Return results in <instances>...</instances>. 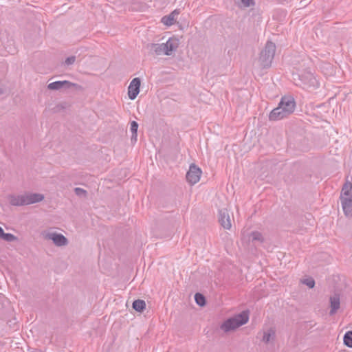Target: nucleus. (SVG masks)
<instances>
[{"mask_svg":"<svg viewBox=\"0 0 352 352\" xmlns=\"http://www.w3.org/2000/svg\"><path fill=\"white\" fill-rule=\"evenodd\" d=\"M296 107L294 98L291 96L282 97L278 106L270 113V120H279L292 113Z\"/></svg>","mask_w":352,"mask_h":352,"instance_id":"nucleus-1","label":"nucleus"},{"mask_svg":"<svg viewBox=\"0 0 352 352\" xmlns=\"http://www.w3.org/2000/svg\"><path fill=\"white\" fill-rule=\"evenodd\" d=\"M248 320V312L243 311L232 318L227 319L221 324L220 328L222 331L227 333L246 324Z\"/></svg>","mask_w":352,"mask_h":352,"instance_id":"nucleus-2","label":"nucleus"},{"mask_svg":"<svg viewBox=\"0 0 352 352\" xmlns=\"http://www.w3.org/2000/svg\"><path fill=\"white\" fill-rule=\"evenodd\" d=\"M340 201L344 213L347 217L352 216V184L346 182L342 187Z\"/></svg>","mask_w":352,"mask_h":352,"instance_id":"nucleus-3","label":"nucleus"},{"mask_svg":"<svg viewBox=\"0 0 352 352\" xmlns=\"http://www.w3.org/2000/svg\"><path fill=\"white\" fill-rule=\"evenodd\" d=\"M275 52V44L271 41H267L258 58L259 65L262 68H267L271 66Z\"/></svg>","mask_w":352,"mask_h":352,"instance_id":"nucleus-4","label":"nucleus"},{"mask_svg":"<svg viewBox=\"0 0 352 352\" xmlns=\"http://www.w3.org/2000/svg\"><path fill=\"white\" fill-rule=\"evenodd\" d=\"M294 76H297L300 80L297 85L304 88H316L319 86L317 79L314 76L310 70L294 74Z\"/></svg>","mask_w":352,"mask_h":352,"instance_id":"nucleus-5","label":"nucleus"},{"mask_svg":"<svg viewBox=\"0 0 352 352\" xmlns=\"http://www.w3.org/2000/svg\"><path fill=\"white\" fill-rule=\"evenodd\" d=\"M45 240H51L57 247H63L68 245V239L62 234L52 231H43L41 233Z\"/></svg>","mask_w":352,"mask_h":352,"instance_id":"nucleus-6","label":"nucleus"},{"mask_svg":"<svg viewBox=\"0 0 352 352\" xmlns=\"http://www.w3.org/2000/svg\"><path fill=\"white\" fill-rule=\"evenodd\" d=\"M201 173V170L195 164H192L186 173L188 182L192 185L197 184L200 179Z\"/></svg>","mask_w":352,"mask_h":352,"instance_id":"nucleus-7","label":"nucleus"},{"mask_svg":"<svg viewBox=\"0 0 352 352\" xmlns=\"http://www.w3.org/2000/svg\"><path fill=\"white\" fill-rule=\"evenodd\" d=\"M163 44L166 56L172 55L178 48L179 40L176 37H171Z\"/></svg>","mask_w":352,"mask_h":352,"instance_id":"nucleus-8","label":"nucleus"},{"mask_svg":"<svg viewBox=\"0 0 352 352\" xmlns=\"http://www.w3.org/2000/svg\"><path fill=\"white\" fill-rule=\"evenodd\" d=\"M141 81L139 78H133L128 87V96L131 100H134L140 92Z\"/></svg>","mask_w":352,"mask_h":352,"instance_id":"nucleus-9","label":"nucleus"},{"mask_svg":"<svg viewBox=\"0 0 352 352\" xmlns=\"http://www.w3.org/2000/svg\"><path fill=\"white\" fill-rule=\"evenodd\" d=\"M219 221L221 226L227 230L232 227L231 219L227 209L223 208L219 211Z\"/></svg>","mask_w":352,"mask_h":352,"instance_id":"nucleus-10","label":"nucleus"},{"mask_svg":"<svg viewBox=\"0 0 352 352\" xmlns=\"http://www.w3.org/2000/svg\"><path fill=\"white\" fill-rule=\"evenodd\" d=\"M77 86L78 85L76 83H73L67 80H63L51 82L47 85V88L50 90H59L63 88L70 89Z\"/></svg>","mask_w":352,"mask_h":352,"instance_id":"nucleus-11","label":"nucleus"},{"mask_svg":"<svg viewBox=\"0 0 352 352\" xmlns=\"http://www.w3.org/2000/svg\"><path fill=\"white\" fill-rule=\"evenodd\" d=\"M25 204L30 205L42 201L44 199V195L41 193H25Z\"/></svg>","mask_w":352,"mask_h":352,"instance_id":"nucleus-12","label":"nucleus"},{"mask_svg":"<svg viewBox=\"0 0 352 352\" xmlns=\"http://www.w3.org/2000/svg\"><path fill=\"white\" fill-rule=\"evenodd\" d=\"M179 14V12L177 10H175L170 14L163 16L161 21L165 25L170 26L175 23L176 21V18Z\"/></svg>","mask_w":352,"mask_h":352,"instance_id":"nucleus-13","label":"nucleus"},{"mask_svg":"<svg viewBox=\"0 0 352 352\" xmlns=\"http://www.w3.org/2000/svg\"><path fill=\"white\" fill-rule=\"evenodd\" d=\"M330 304H331V310L330 315H333L336 313V311L339 309L340 302V296L338 294H335L330 298Z\"/></svg>","mask_w":352,"mask_h":352,"instance_id":"nucleus-14","label":"nucleus"},{"mask_svg":"<svg viewBox=\"0 0 352 352\" xmlns=\"http://www.w3.org/2000/svg\"><path fill=\"white\" fill-rule=\"evenodd\" d=\"M10 203L14 206H25V195H12L10 197Z\"/></svg>","mask_w":352,"mask_h":352,"instance_id":"nucleus-15","label":"nucleus"},{"mask_svg":"<svg viewBox=\"0 0 352 352\" xmlns=\"http://www.w3.org/2000/svg\"><path fill=\"white\" fill-rule=\"evenodd\" d=\"M150 50L153 52L156 55H166L164 48L162 43H153L151 45Z\"/></svg>","mask_w":352,"mask_h":352,"instance_id":"nucleus-16","label":"nucleus"},{"mask_svg":"<svg viewBox=\"0 0 352 352\" xmlns=\"http://www.w3.org/2000/svg\"><path fill=\"white\" fill-rule=\"evenodd\" d=\"M275 338V331L273 329H269L264 331L263 336V341L265 343H269L270 341L274 340Z\"/></svg>","mask_w":352,"mask_h":352,"instance_id":"nucleus-17","label":"nucleus"},{"mask_svg":"<svg viewBox=\"0 0 352 352\" xmlns=\"http://www.w3.org/2000/svg\"><path fill=\"white\" fill-rule=\"evenodd\" d=\"M146 307V303L145 301L143 300L138 299L134 300L133 302V308L138 311L142 312Z\"/></svg>","mask_w":352,"mask_h":352,"instance_id":"nucleus-18","label":"nucleus"},{"mask_svg":"<svg viewBox=\"0 0 352 352\" xmlns=\"http://www.w3.org/2000/svg\"><path fill=\"white\" fill-rule=\"evenodd\" d=\"M344 343L349 347L352 348V331H347L344 336Z\"/></svg>","mask_w":352,"mask_h":352,"instance_id":"nucleus-19","label":"nucleus"},{"mask_svg":"<svg viewBox=\"0 0 352 352\" xmlns=\"http://www.w3.org/2000/svg\"><path fill=\"white\" fill-rule=\"evenodd\" d=\"M251 237L253 241H258L259 243H263L264 241V237L262 234L257 231L252 232Z\"/></svg>","mask_w":352,"mask_h":352,"instance_id":"nucleus-20","label":"nucleus"},{"mask_svg":"<svg viewBox=\"0 0 352 352\" xmlns=\"http://www.w3.org/2000/svg\"><path fill=\"white\" fill-rule=\"evenodd\" d=\"M195 300L196 303L200 306H204L206 304L205 297L201 294L197 293L195 295Z\"/></svg>","mask_w":352,"mask_h":352,"instance_id":"nucleus-21","label":"nucleus"},{"mask_svg":"<svg viewBox=\"0 0 352 352\" xmlns=\"http://www.w3.org/2000/svg\"><path fill=\"white\" fill-rule=\"evenodd\" d=\"M1 239L7 241V242H12L17 241V237L11 233H4Z\"/></svg>","mask_w":352,"mask_h":352,"instance_id":"nucleus-22","label":"nucleus"},{"mask_svg":"<svg viewBox=\"0 0 352 352\" xmlns=\"http://www.w3.org/2000/svg\"><path fill=\"white\" fill-rule=\"evenodd\" d=\"M302 283L306 285L309 288H313L315 285V281L312 278H307L301 280Z\"/></svg>","mask_w":352,"mask_h":352,"instance_id":"nucleus-23","label":"nucleus"},{"mask_svg":"<svg viewBox=\"0 0 352 352\" xmlns=\"http://www.w3.org/2000/svg\"><path fill=\"white\" fill-rule=\"evenodd\" d=\"M75 193L80 197H85L87 191L81 188H76L74 189Z\"/></svg>","mask_w":352,"mask_h":352,"instance_id":"nucleus-24","label":"nucleus"},{"mask_svg":"<svg viewBox=\"0 0 352 352\" xmlns=\"http://www.w3.org/2000/svg\"><path fill=\"white\" fill-rule=\"evenodd\" d=\"M138 129V124L135 121L131 122L130 129H131V131L132 132V133H137Z\"/></svg>","mask_w":352,"mask_h":352,"instance_id":"nucleus-25","label":"nucleus"},{"mask_svg":"<svg viewBox=\"0 0 352 352\" xmlns=\"http://www.w3.org/2000/svg\"><path fill=\"white\" fill-rule=\"evenodd\" d=\"M76 60V57L74 56H69L66 58L65 60V64L67 65H72Z\"/></svg>","mask_w":352,"mask_h":352,"instance_id":"nucleus-26","label":"nucleus"},{"mask_svg":"<svg viewBox=\"0 0 352 352\" xmlns=\"http://www.w3.org/2000/svg\"><path fill=\"white\" fill-rule=\"evenodd\" d=\"M241 1L243 3V6L249 7L252 4V0H241Z\"/></svg>","mask_w":352,"mask_h":352,"instance_id":"nucleus-27","label":"nucleus"},{"mask_svg":"<svg viewBox=\"0 0 352 352\" xmlns=\"http://www.w3.org/2000/svg\"><path fill=\"white\" fill-rule=\"evenodd\" d=\"M131 140L135 142L137 140V133H132Z\"/></svg>","mask_w":352,"mask_h":352,"instance_id":"nucleus-28","label":"nucleus"},{"mask_svg":"<svg viewBox=\"0 0 352 352\" xmlns=\"http://www.w3.org/2000/svg\"><path fill=\"white\" fill-rule=\"evenodd\" d=\"M4 231L1 227H0V239L2 238L3 235L4 234Z\"/></svg>","mask_w":352,"mask_h":352,"instance_id":"nucleus-29","label":"nucleus"},{"mask_svg":"<svg viewBox=\"0 0 352 352\" xmlns=\"http://www.w3.org/2000/svg\"><path fill=\"white\" fill-rule=\"evenodd\" d=\"M3 93V90L0 88V95Z\"/></svg>","mask_w":352,"mask_h":352,"instance_id":"nucleus-30","label":"nucleus"}]
</instances>
